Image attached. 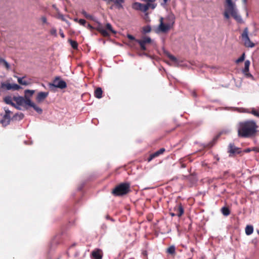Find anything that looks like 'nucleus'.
I'll return each mask as SVG.
<instances>
[{
	"mask_svg": "<svg viewBox=\"0 0 259 259\" xmlns=\"http://www.w3.org/2000/svg\"><path fill=\"white\" fill-rule=\"evenodd\" d=\"M221 135V133H219V134H218L216 136H215L214 137V138L211 142H210L209 143H208L206 145V146L205 147H207V148H211V147H212L215 144L216 142L217 141L218 139L220 138Z\"/></svg>",
	"mask_w": 259,
	"mask_h": 259,
	"instance_id": "nucleus-18",
	"label": "nucleus"
},
{
	"mask_svg": "<svg viewBox=\"0 0 259 259\" xmlns=\"http://www.w3.org/2000/svg\"><path fill=\"white\" fill-rule=\"evenodd\" d=\"M154 158H155V157L154 156H153V154H151L150 155V156L149 157V158H148V161L149 162L152 159H153Z\"/></svg>",
	"mask_w": 259,
	"mask_h": 259,
	"instance_id": "nucleus-46",
	"label": "nucleus"
},
{
	"mask_svg": "<svg viewBox=\"0 0 259 259\" xmlns=\"http://www.w3.org/2000/svg\"><path fill=\"white\" fill-rule=\"evenodd\" d=\"M74 21H75V22H78V20H78V19H77V18H75V19H74Z\"/></svg>",
	"mask_w": 259,
	"mask_h": 259,
	"instance_id": "nucleus-59",
	"label": "nucleus"
},
{
	"mask_svg": "<svg viewBox=\"0 0 259 259\" xmlns=\"http://www.w3.org/2000/svg\"><path fill=\"white\" fill-rule=\"evenodd\" d=\"M160 23L158 26L159 30L162 32H166L169 29V26L163 23V18H160Z\"/></svg>",
	"mask_w": 259,
	"mask_h": 259,
	"instance_id": "nucleus-13",
	"label": "nucleus"
},
{
	"mask_svg": "<svg viewBox=\"0 0 259 259\" xmlns=\"http://www.w3.org/2000/svg\"><path fill=\"white\" fill-rule=\"evenodd\" d=\"M4 60H5V59H3V58H0V63H3V61H4Z\"/></svg>",
	"mask_w": 259,
	"mask_h": 259,
	"instance_id": "nucleus-57",
	"label": "nucleus"
},
{
	"mask_svg": "<svg viewBox=\"0 0 259 259\" xmlns=\"http://www.w3.org/2000/svg\"><path fill=\"white\" fill-rule=\"evenodd\" d=\"M147 5H149V8H151L152 9H154L155 7H156V4H150V3H148L147 4Z\"/></svg>",
	"mask_w": 259,
	"mask_h": 259,
	"instance_id": "nucleus-41",
	"label": "nucleus"
},
{
	"mask_svg": "<svg viewBox=\"0 0 259 259\" xmlns=\"http://www.w3.org/2000/svg\"><path fill=\"white\" fill-rule=\"evenodd\" d=\"M49 92H39L36 98V100L38 103L42 102L48 96Z\"/></svg>",
	"mask_w": 259,
	"mask_h": 259,
	"instance_id": "nucleus-12",
	"label": "nucleus"
},
{
	"mask_svg": "<svg viewBox=\"0 0 259 259\" xmlns=\"http://www.w3.org/2000/svg\"><path fill=\"white\" fill-rule=\"evenodd\" d=\"M192 95L194 97H197V94H196V93L195 92H193L192 93Z\"/></svg>",
	"mask_w": 259,
	"mask_h": 259,
	"instance_id": "nucleus-55",
	"label": "nucleus"
},
{
	"mask_svg": "<svg viewBox=\"0 0 259 259\" xmlns=\"http://www.w3.org/2000/svg\"><path fill=\"white\" fill-rule=\"evenodd\" d=\"M1 88L2 89L6 88L7 90H19L22 88L18 84L14 83L11 84L10 83L2 82Z\"/></svg>",
	"mask_w": 259,
	"mask_h": 259,
	"instance_id": "nucleus-9",
	"label": "nucleus"
},
{
	"mask_svg": "<svg viewBox=\"0 0 259 259\" xmlns=\"http://www.w3.org/2000/svg\"><path fill=\"white\" fill-rule=\"evenodd\" d=\"M175 128H173V129L171 130V131H174V130H175Z\"/></svg>",
	"mask_w": 259,
	"mask_h": 259,
	"instance_id": "nucleus-64",
	"label": "nucleus"
},
{
	"mask_svg": "<svg viewBox=\"0 0 259 259\" xmlns=\"http://www.w3.org/2000/svg\"><path fill=\"white\" fill-rule=\"evenodd\" d=\"M244 75L247 77L253 78V76L248 72H243Z\"/></svg>",
	"mask_w": 259,
	"mask_h": 259,
	"instance_id": "nucleus-42",
	"label": "nucleus"
},
{
	"mask_svg": "<svg viewBox=\"0 0 259 259\" xmlns=\"http://www.w3.org/2000/svg\"><path fill=\"white\" fill-rule=\"evenodd\" d=\"M49 86L64 89L67 87V84L65 81L61 79L60 76H56L53 80V82L49 83Z\"/></svg>",
	"mask_w": 259,
	"mask_h": 259,
	"instance_id": "nucleus-6",
	"label": "nucleus"
},
{
	"mask_svg": "<svg viewBox=\"0 0 259 259\" xmlns=\"http://www.w3.org/2000/svg\"><path fill=\"white\" fill-rule=\"evenodd\" d=\"M151 42L152 39L149 37H144L142 39L136 40V42L139 45L141 51H146V45L150 44Z\"/></svg>",
	"mask_w": 259,
	"mask_h": 259,
	"instance_id": "nucleus-8",
	"label": "nucleus"
},
{
	"mask_svg": "<svg viewBox=\"0 0 259 259\" xmlns=\"http://www.w3.org/2000/svg\"><path fill=\"white\" fill-rule=\"evenodd\" d=\"M230 13L227 10V3H226L225 5V11L224 12V16L226 19H229L230 18Z\"/></svg>",
	"mask_w": 259,
	"mask_h": 259,
	"instance_id": "nucleus-35",
	"label": "nucleus"
},
{
	"mask_svg": "<svg viewBox=\"0 0 259 259\" xmlns=\"http://www.w3.org/2000/svg\"><path fill=\"white\" fill-rule=\"evenodd\" d=\"M35 91L34 90H26L24 91L25 95H27V94H29V96H32L34 93Z\"/></svg>",
	"mask_w": 259,
	"mask_h": 259,
	"instance_id": "nucleus-36",
	"label": "nucleus"
},
{
	"mask_svg": "<svg viewBox=\"0 0 259 259\" xmlns=\"http://www.w3.org/2000/svg\"><path fill=\"white\" fill-rule=\"evenodd\" d=\"M11 118L10 115H4L3 119L0 121V122L3 124V126H7L10 124Z\"/></svg>",
	"mask_w": 259,
	"mask_h": 259,
	"instance_id": "nucleus-16",
	"label": "nucleus"
},
{
	"mask_svg": "<svg viewBox=\"0 0 259 259\" xmlns=\"http://www.w3.org/2000/svg\"><path fill=\"white\" fill-rule=\"evenodd\" d=\"M127 37L131 40H133L135 41V42H136V40H138L137 39H136L134 36L130 34H128L127 35Z\"/></svg>",
	"mask_w": 259,
	"mask_h": 259,
	"instance_id": "nucleus-38",
	"label": "nucleus"
},
{
	"mask_svg": "<svg viewBox=\"0 0 259 259\" xmlns=\"http://www.w3.org/2000/svg\"><path fill=\"white\" fill-rule=\"evenodd\" d=\"M24 117V115L22 113H16L11 118L12 121L20 120L22 119Z\"/></svg>",
	"mask_w": 259,
	"mask_h": 259,
	"instance_id": "nucleus-19",
	"label": "nucleus"
},
{
	"mask_svg": "<svg viewBox=\"0 0 259 259\" xmlns=\"http://www.w3.org/2000/svg\"><path fill=\"white\" fill-rule=\"evenodd\" d=\"M252 151V149H250V148H247V149H246L245 150H244V152H246V153H248V152H249L250 151Z\"/></svg>",
	"mask_w": 259,
	"mask_h": 259,
	"instance_id": "nucleus-51",
	"label": "nucleus"
},
{
	"mask_svg": "<svg viewBox=\"0 0 259 259\" xmlns=\"http://www.w3.org/2000/svg\"><path fill=\"white\" fill-rule=\"evenodd\" d=\"M50 34L55 36H57V34L56 29L55 28L51 29V30H50Z\"/></svg>",
	"mask_w": 259,
	"mask_h": 259,
	"instance_id": "nucleus-37",
	"label": "nucleus"
},
{
	"mask_svg": "<svg viewBox=\"0 0 259 259\" xmlns=\"http://www.w3.org/2000/svg\"><path fill=\"white\" fill-rule=\"evenodd\" d=\"M174 211L176 212L177 215L180 217L184 213V209L181 203H179L174 207Z\"/></svg>",
	"mask_w": 259,
	"mask_h": 259,
	"instance_id": "nucleus-14",
	"label": "nucleus"
},
{
	"mask_svg": "<svg viewBox=\"0 0 259 259\" xmlns=\"http://www.w3.org/2000/svg\"><path fill=\"white\" fill-rule=\"evenodd\" d=\"M257 232L259 234V230H257Z\"/></svg>",
	"mask_w": 259,
	"mask_h": 259,
	"instance_id": "nucleus-61",
	"label": "nucleus"
},
{
	"mask_svg": "<svg viewBox=\"0 0 259 259\" xmlns=\"http://www.w3.org/2000/svg\"><path fill=\"white\" fill-rule=\"evenodd\" d=\"M13 100L16 102L18 105L23 106L26 109H28L27 106L31 107L32 105L34 104V103L32 102L30 100V97L27 96V95H25L24 97L14 96L13 97Z\"/></svg>",
	"mask_w": 259,
	"mask_h": 259,
	"instance_id": "nucleus-4",
	"label": "nucleus"
},
{
	"mask_svg": "<svg viewBox=\"0 0 259 259\" xmlns=\"http://www.w3.org/2000/svg\"><path fill=\"white\" fill-rule=\"evenodd\" d=\"M41 21L44 23H47V18L46 17H41Z\"/></svg>",
	"mask_w": 259,
	"mask_h": 259,
	"instance_id": "nucleus-47",
	"label": "nucleus"
},
{
	"mask_svg": "<svg viewBox=\"0 0 259 259\" xmlns=\"http://www.w3.org/2000/svg\"><path fill=\"white\" fill-rule=\"evenodd\" d=\"M258 148H257V147H254L252 149V151H254L255 152H258Z\"/></svg>",
	"mask_w": 259,
	"mask_h": 259,
	"instance_id": "nucleus-53",
	"label": "nucleus"
},
{
	"mask_svg": "<svg viewBox=\"0 0 259 259\" xmlns=\"http://www.w3.org/2000/svg\"><path fill=\"white\" fill-rule=\"evenodd\" d=\"M258 126L253 120L240 122L238 128V136L241 138H252L256 135Z\"/></svg>",
	"mask_w": 259,
	"mask_h": 259,
	"instance_id": "nucleus-1",
	"label": "nucleus"
},
{
	"mask_svg": "<svg viewBox=\"0 0 259 259\" xmlns=\"http://www.w3.org/2000/svg\"><path fill=\"white\" fill-rule=\"evenodd\" d=\"M250 62L249 60H246L244 63V68L243 70V72H246L249 71V67Z\"/></svg>",
	"mask_w": 259,
	"mask_h": 259,
	"instance_id": "nucleus-27",
	"label": "nucleus"
},
{
	"mask_svg": "<svg viewBox=\"0 0 259 259\" xmlns=\"http://www.w3.org/2000/svg\"><path fill=\"white\" fill-rule=\"evenodd\" d=\"M114 4L116 6L117 8L119 9L123 8L122 4L124 2V0H113Z\"/></svg>",
	"mask_w": 259,
	"mask_h": 259,
	"instance_id": "nucleus-23",
	"label": "nucleus"
},
{
	"mask_svg": "<svg viewBox=\"0 0 259 259\" xmlns=\"http://www.w3.org/2000/svg\"><path fill=\"white\" fill-rule=\"evenodd\" d=\"M165 151V149L162 148L160 149L159 150L153 153V156L155 157L159 156L160 154H162Z\"/></svg>",
	"mask_w": 259,
	"mask_h": 259,
	"instance_id": "nucleus-30",
	"label": "nucleus"
},
{
	"mask_svg": "<svg viewBox=\"0 0 259 259\" xmlns=\"http://www.w3.org/2000/svg\"><path fill=\"white\" fill-rule=\"evenodd\" d=\"M68 42L70 43V45L73 49H77L78 44L76 41L69 39H68Z\"/></svg>",
	"mask_w": 259,
	"mask_h": 259,
	"instance_id": "nucleus-26",
	"label": "nucleus"
},
{
	"mask_svg": "<svg viewBox=\"0 0 259 259\" xmlns=\"http://www.w3.org/2000/svg\"><path fill=\"white\" fill-rule=\"evenodd\" d=\"M228 152L230 153V156H233L236 154H240L241 151L240 148L235 146L234 144L230 143L229 145Z\"/></svg>",
	"mask_w": 259,
	"mask_h": 259,
	"instance_id": "nucleus-11",
	"label": "nucleus"
},
{
	"mask_svg": "<svg viewBox=\"0 0 259 259\" xmlns=\"http://www.w3.org/2000/svg\"><path fill=\"white\" fill-rule=\"evenodd\" d=\"M12 106L14 107V108H15L16 109H17V110L21 109V108L20 107V106L18 105L17 104H15V105Z\"/></svg>",
	"mask_w": 259,
	"mask_h": 259,
	"instance_id": "nucleus-49",
	"label": "nucleus"
},
{
	"mask_svg": "<svg viewBox=\"0 0 259 259\" xmlns=\"http://www.w3.org/2000/svg\"><path fill=\"white\" fill-rule=\"evenodd\" d=\"M242 2L245 5H246L247 2V0H242Z\"/></svg>",
	"mask_w": 259,
	"mask_h": 259,
	"instance_id": "nucleus-56",
	"label": "nucleus"
},
{
	"mask_svg": "<svg viewBox=\"0 0 259 259\" xmlns=\"http://www.w3.org/2000/svg\"><path fill=\"white\" fill-rule=\"evenodd\" d=\"M151 31V28L150 25H147L143 27V33L145 34L149 33Z\"/></svg>",
	"mask_w": 259,
	"mask_h": 259,
	"instance_id": "nucleus-32",
	"label": "nucleus"
},
{
	"mask_svg": "<svg viewBox=\"0 0 259 259\" xmlns=\"http://www.w3.org/2000/svg\"><path fill=\"white\" fill-rule=\"evenodd\" d=\"M245 53H243L242 55L237 59L236 60V63L238 64L240 62H243L245 59Z\"/></svg>",
	"mask_w": 259,
	"mask_h": 259,
	"instance_id": "nucleus-34",
	"label": "nucleus"
},
{
	"mask_svg": "<svg viewBox=\"0 0 259 259\" xmlns=\"http://www.w3.org/2000/svg\"><path fill=\"white\" fill-rule=\"evenodd\" d=\"M167 252L171 255H174L175 253V247L173 245L170 246L167 249Z\"/></svg>",
	"mask_w": 259,
	"mask_h": 259,
	"instance_id": "nucleus-29",
	"label": "nucleus"
},
{
	"mask_svg": "<svg viewBox=\"0 0 259 259\" xmlns=\"http://www.w3.org/2000/svg\"><path fill=\"white\" fill-rule=\"evenodd\" d=\"M59 18L61 19L62 21H66V19L64 18V16L62 14H59Z\"/></svg>",
	"mask_w": 259,
	"mask_h": 259,
	"instance_id": "nucleus-45",
	"label": "nucleus"
},
{
	"mask_svg": "<svg viewBox=\"0 0 259 259\" xmlns=\"http://www.w3.org/2000/svg\"><path fill=\"white\" fill-rule=\"evenodd\" d=\"M113 8H112V6L110 7V9H112Z\"/></svg>",
	"mask_w": 259,
	"mask_h": 259,
	"instance_id": "nucleus-63",
	"label": "nucleus"
},
{
	"mask_svg": "<svg viewBox=\"0 0 259 259\" xmlns=\"http://www.w3.org/2000/svg\"><path fill=\"white\" fill-rule=\"evenodd\" d=\"M169 214L172 217H174V216L177 215V213H176L175 212H170Z\"/></svg>",
	"mask_w": 259,
	"mask_h": 259,
	"instance_id": "nucleus-54",
	"label": "nucleus"
},
{
	"mask_svg": "<svg viewBox=\"0 0 259 259\" xmlns=\"http://www.w3.org/2000/svg\"><path fill=\"white\" fill-rule=\"evenodd\" d=\"M164 53L165 55H166L168 58L172 61L174 63L175 66H178L179 65V61L176 57H175L174 56L170 54L168 51L164 50Z\"/></svg>",
	"mask_w": 259,
	"mask_h": 259,
	"instance_id": "nucleus-15",
	"label": "nucleus"
},
{
	"mask_svg": "<svg viewBox=\"0 0 259 259\" xmlns=\"http://www.w3.org/2000/svg\"><path fill=\"white\" fill-rule=\"evenodd\" d=\"M140 56L144 55V56H146L147 57H149V55L147 53H145V52L140 54Z\"/></svg>",
	"mask_w": 259,
	"mask_h": 259,
	"instance_id": "nucleus-52",
	"label": "nucleus"
},
{
	"mask_svg": "<svg viewBox=\"0 0 259 259\" xmlns=\"http://www.w3.org/2000/svg\"><path fill=\"white\" fill-rule=\"evenodd\" d=\"M182 166H183V167H185V165L184 164H183V165H182Z\"/></svg>",
	"mask_w": 259,
	"mask_h": 259,
	"instance_id": "nucleus-62",
	"label": "nucleus"
},
{
	"mask_svg": "<svg viewBox=\"0 0 259 259\" xmlns=\"http://www.w3.org/2000/svg\"><path fill=\"white\" fill-rule=\"evenodd\" d=\"M253 228L252 226L247 225L245 228V233L247 235L251 234L253 232Z\"/></svg>",
	"mask_w": 259,
	"mask_h": 259,
	"instance_id": "nucleus-24",
	"label": "nucleus"
},
{
	"mask_svg": "<svg viewBox=\"0 0 259 259\" xmlns=\"http://www.w3.org/2000/svg\"><path fill=\"white\" fill-rule=\"evenodd\" d=\"M227 173H228V172H227V171H225V172H224V175H226Z\"/></svg>",
	"mask_w": 259,
	"mask_h": 259,
	"instance_id": "nucleus-60",
	"label": "nucleus"
},
{
	"mask_svg": "<svg viewBox=\"0 0 259 259\" xmlns=\"http://www.w3.org/2000/svg\"><path fill=\"white\" fill-rule=\"evenodd\" d=\"M227 3V10L230 13L231 16L239 23H243V21L241 17L237 14L235 4L232 0H226Z\"/></svg>",
	"mask_w": 259,
	"mask_h": 259,
	"instance_id": "nucleus-3",
	"label": "nucleus"
},
{
	"mask_svg": "<svg viewBox=\"0 0 259 259\" xmlns=\"http://www.w3.org/2000/svg\"><path fill=\"white\" fill-rule=\"evenodd\" d=\"M221 211L223 215L225 216H228L230 213V211L228 207H223L221 209Z\"/></svg>",
	"mask_w": 259,
	"mask_h": 259,
	"instance_id": "nucleus-25",
	"label": "nucleus"
},
{
	"mask_svg": "<svg viewBox=\"0 0 259 259\" xmlns=\"http://www.w3.org/2000/svg\"><path fill=\"white\" fill-rule=\"evenodd\" d=\"M103 91L100 87L97 88L95 91V96L98 99H100L102 97Z\"/></svg>",
	"mask_w": 259,
	"mask_h": 259,
	"instance_id": "nucleus-20",
	"label": "nucleus"
},
{
	"mask_svg": "<svg viewBox=\"0 0 259 259\" xmlns=\"http://www.w3.org/2000/svg\"><path fill=\"white\" fill-rule=\"evenodd\" d=\"M59 33L61 35V36L62 37V38H64L65 37V35L64 34V33L63 32L62 30L61 29H60L59 30Z\"/></svg>",
	"mask_w": 259,
	"mask_h": 259,
	"instance_id": "nucleus-48",
	"label": "nucleus"
},
{
	"mask_svg": "<svg viewBox=\"0 0 259 259\" xmlns=\"http://www.w3.org/2000/svg\"><path fill=\"white\" fill-rule=\"evenodd\" d=\"M31 107H32L38 113L41 114L42 112V110L40 107L37 106L34 103L32 105Z\"/></svg>",
	"mask_w": 259,
	"mask_h": 259,
	"instance_id": "nucleus-31",
	"label": "nucleus"
},
{
	"mask_svg": "<svg viewBox=\"0 0 259 259\" xmlns=\"http://www.w3.org/2000/svg\"><path fill=\"white\" fill-rule=\"evenodd\" d=\"M248 113H251L254 116L259 117V110H257L255 109L254 108H253L251 109L250 111L247 112Z\"/></svg>",
	"mask_w": 259,
	"mask_h": 259,
	"instance_id": "nucleus-33",
	"label": "nucleus"
},
{
	"mask_svg": "<svg viewBox=\"0 0 259 259\" xmlns=\"http://www.w3.org/2000/svg\"><path fill=\"white\" fill-rule=\"evenodd\" d=\"M78 22L80 24V25H83L84 26L85 24H86V21L84 20V19H80L78 20Z\"/></svg>",
	"mask_w": 259,
	"mask_h": 259,
	"instance_id": "nucleus-40",
	"label": "nucleus"
},
{
	"mask_svg": "<svg viewBox=\"0 0 259 259\" xmlns=\"http://www.w3.org/2000/svg\"><path fill=\"white\" fill-rule=\"evenodd\" d=\"M87 19L92 20L95 22L97 23V26H96V30H97L104 37H109L110 34L106 30L104 29V27L102 24L98 21L95 18H94L92 15L88 14L86 17Z\"/></svg>",
	"mask_w": 259,
	"mask_h": 259,
	"instance_id": "nucleus-5",
	"label": "nucleus"
},
{
	"mask_svg": "<svg viewBox=\"0 0 259 259\" xmlns=\"http://www.w3.org/2000/svg\"><path fill=\"white\" fill-rule=\"evenodd\" d=\"M130 183H122L117 185L112 191V194L115 196L125 195L131 191Z\"/></svg>",
	"mask_w": 259,
	"mask_h": 259,
	"instance_id": "nucleus-2",
	"label": "nucleus"
},
{
	"mask_svg": "<svg viewBox=\"0 0 259 259\" xmlns=\"http://www.w3.org/2000/svg\"><path fill=\"white\" fill-rule=\"evenodd\" d=\"M248 29L247 27H245L241 34L242 39L244 40V46L248 48H253L255 46V44L251 42L248 35Z\"/></svg>",
	"mask_w": 259,
	"mask_h": 259,
	"instance_id": "nucleus-7",
	"label": "nucleus"
},
{
	"mask_svg": "<svg viewBox=\"0 0 259 259\" xmlns=\"http://www.w3.org/2000/svg\"><path fill=\"white\" fill-rule=\"evenodd\" d=\"M4 101L7 104L14 106L15 103L12 101V98L10 96H6L4 98Z\"/></svg>",
	"mask_w": 259,
	"mask_h": 259,
	"instance_id": "nucleus-22",
	"label": "nucleus"
},
{
	"mask_svg": "<svg viewBox=\"0 0 259 259\" xmlns=\"http://www.w3.org/2000/svg\"><path fill=\"white\" fill-rule=\"evenodd\" d=\"M3 64L7 69H10V65L5 60L3 61Z\"/></svg>",
	"mask_w": 259,
	"mask_h": 259,
	"instance_id": "nucleus-39",
	"label": "nucleus"
},
{
	"mask_svg": "<svg viewBox=\"0 0 259 259\" xmlns=\"http://www.w3.org/2000/svg\"><path fill=\"white\" fill-rule=\"evenodd\" d=\"M143 253L144 255H147V251H144Z\"/></svg>",
	"mask_w": 259,
	"mask_h": 259,
	"instance_id": "nucleus-58",
	"label": "nucleus"
},
{
	"mask_svg": "<svg viewBox=\"0 0 259 259\" xmlns=\"http://www.w3.org/2000/svg\"><path fill=\"white\" fill-rule=\"evenodd\" d=\"M105 28H106V29L104 28V29L106 30L109 34H110L109 32H111L113 34H116V31H115L112 28V27L110 23H107L106 26H105Z\"/></svg>",
	"mask_w": 259,
	"mask_h": 259,
	"instance_id": "nucleus-21",
	"label": "nucleus"
},
{
	"mask_svg": "<svg viewBox=\"0 0 259 259\" xmlns=\"http://www.w3.org/2000/svg\"><path fill=\"white\" fill-rule=\"evenodd\" d=\"M4 109L5 111V115H10L11 112L8 109H6V108H5Z\"/></svg>",
	"mask_w": 259,
	"mask_h": 259,
	"instance_id": "nucleus-43",
	"label": "nucleus"
},
{
	"mask_svg": "<svg viewBox=\"0 0 259 259\" xmlns=\"http://www.w3.org/2000/svg\"><path fill=\"white\" fill-rule=\"evenodd\" d=\"M149 5L142 4L139 3H134L133 5V8L136 10H139L143 12H146L149 9Z\"/></svg>",
	"mask_w": 259,
	"mask_h": 259,
	"instance_id": "nucleus-10",
	"label": "nucleus"
},
{
	"mask_svg": "<svg viewBox=\"0 0 259 259\" xmlns=\"http://www.w3.org/2000/svg\"><path fill=\"white\" fill-rule=\"evenodd\" d=\"M102 251L100 249H96L92 252V255L94 259H102Z\"/></svg>",
	"mask_w": 259,
	"mask_h": 259,
	"instance_id": "nucleus-17",
	"label": "nucleus"
},
{
	"mask_svg": "<svg viewBox=\"0 0 259 259\" xmlns=\"http://www.w3.org/2000/svg\"><path fill=\"white\" fill-rule=\"evenodd\" d=\"M24 77H25V76L23 77L22 78L18 77V83L21 85H27L29 84L30 83L29 82L25 81V80H23V78H24Z\"/></svg>",
	"mask_w": 259,
	"mask_h": 259,
	"instance_id": "nucleus-28",
	"label": "nucleus"
},
{
	"mask_svg": "<svg viewBox=\"0 0 259 259\" xmlns=\"http://www.w3.org/2000/svg\"><path fill=\"white\" fill-rule=\"evenodd\" d=\"M87 27L88 28L90 29V30H92L93 29H96V26L95 27H94V26H92L91 24H88V25H87Z\"/></svg>",
	"mask_w": 259,
	"mask_h": 259,
	"instance_id": "nucleus-44",
	"label": "nucleus"
},
{
	"mask_svg": "<svg viewBox=\"0 0 259 259\" xmlns=\"http://www.w3.org/2000/svg\"><path fill=\"white\" fill-rule=\"evenodd\" d=\"M81 14L85 17H86V16L89 14H88L84 10H82L81 11Z\"/></svg>",
	"mask_w": 259,
	"mask_h": 259,
	"instance_id": "nucleus-50",
	"label": "nucleus"
}]
</instances>
